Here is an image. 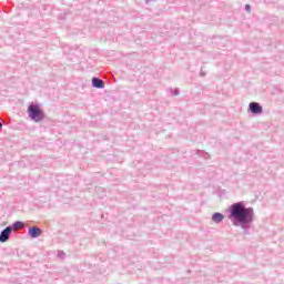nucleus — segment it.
<instances>
[{
  "mask_svg": "<svg viewBox=\"0 0 284 284\" xmlns=\"http://www.w3.org/2000/svg\"><path fill=\"white\" fill-rule=\"evenodd\" d=\"M92 85L93 88H105V83L103 82V80H99V78H93L92 79Z\"/></svg>",
  "mask_w": 284,
  "mask_h": 284,
  "instance_id": "423d86ee",
  "label": "nucleus"
},
{
  "mask_svg": "<svg viewBox=\"0 0 284 284\" xmlns=\"http://www.w3.org/2000/svg\"><path fill=\"white\" fill-rule=\"evenodd\" d=\"M21 227H23V223L22 222H16L13 224V230H21Z\"/></svg>",
  "mask_w": 284,
  "mask_h": 284,
  "instance_id": "6e6552de",
  "label": "nucleus"
},
{
  "mask_svg": "<svg viewBox=\"0 0 284 284\" xmlns=\"http://www.w3.org/2000/svg\"><path fill=\"white\" fill-rule=\"evenodd\" d=\"M254 216V211L252 209L245 207L243 203H234L231 205V217L239 221V223H250Z\"/></svg>",
  "mask_w": 284,
  "mask_h": 284,
  "instance_id": "f257e3e1",
  "label": "nucleus"
},
{
  "mask_svg": "<svg viewBox=\"0 0 284 284\" xmlns=\"http://www.w3.org/2000/svg\"><path fill=\"white\" fill-rule=\"evenodd\" d=\"M28 114L31 121H34V123H39L45 119V113H43V110H41V106L37 104H31L28 108Z\"/></svg>",
  "mask_w": 284,
  "mask_h": 284,
  "instance_id": "f03ea898",
  "label": "nucleus"
},
{
  "mask_svg": "<svg viewBox=\"0 0 284 284\" xmlns=\"http://www.w3.org/2000/svg\"><path fill=\"white\" fill-rule=\"evenodd\" d=\"M250 110L253 114H261V112H263V108L256 102L250 103Z\"/></svg>",
  "mask_w": 284,
  "mask_h": 284,
  "instance_id": "20e7f679",
  "label": "nucleus"
},
{
  "mask_svg": "<svg viewBox=\"0 0 284 284\" xmlns=\"http://www.w3.org/2000/svg\"><path fill=\"white\" fill-rule=\"evenodd\" d=\"M245 10H246V12H252V7H250V4H246Z\"/></svg>",
  "mask_w": 284,
  "mask_h": 284,
  "instance_id": "1a4fd4ad",
  "label": "nucleus"
},
{
  "mask_svg": "<svg viewBox=\"0 0 284 284\" xmlns=\"http://www.w3.org/2000/svg\"><path fill=\"white\" fill-rule=\"evenodd\" d=\"M224 219H225V216H223V214H221V213H215L212 216V221L214 223H221V221H223Z\"/></svg>",
  "mask_w": 284,
  "mask_h": 284,
  "instance_id": "0eeeda50",
  "label": "nucleus"
},
{
  "mask_svg": "<svg viewBox=\"0 0 284 284\" xmlns=\"http://www.w3.org/2000/svg\"><path fill=\"white\" fill-rule=\"evenodd\" d=\"M12 232L11 227H7L0 234V243H6L10 239V234Z\"/></svg>",
  "mask_w": 284,
  "mask_h": 284,
  "instance_id": "7ed1b4c3",
  "label": "nucleus"
},
{
  "mask_svg": "<svg viewBox=\"0 0 284 284\" xmlns=\"http://www.w3.org/2000/svg\"><path fill=\"white\" fill-rule=\"evenodd\" d=\"M29 235L31 239H37L38 236H41V229L33 226L29 229Z\"/></svg>",
  "mask_w": 284,
  "mask_h": 284,
  "instance_id": "39448f33",
  "label": "nucleus"
},
{
  "mask_svg": "<svg viewBox=\"0 0 284 284\" xmlns=\"http://www.w3.org/2000/svg\"><path fill=\"white\" fill-rule=\"evenodd\" d=\"M3 128V124L0 122V129H2Z\"/></svg>",
  "mask_w": 284,
  "mask_h": 284,
  "instance_id": "9d476101",
  "label": "nucleus"
}]
</instances>
